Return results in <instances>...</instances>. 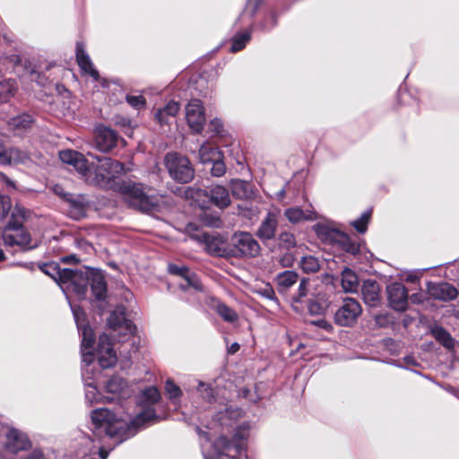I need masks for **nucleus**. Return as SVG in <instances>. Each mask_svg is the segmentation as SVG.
Wrapping results in <instances>:
<instances>
[{"mask_svg": "<svg viewBox=\"0 0 459 459\" xmlns=\"http://www.w3.org/2000/svg\"><path fill=\"white\" fill-rule=\"evenodd\" d=\"M92 435L100 439H110L109 450L134 437L141 428L158 422L160 417L152 406L146 407L134 419L126 420L106 408H97L91 413Z\"/></svg>", "mask_w": 459, "mask_h": 459, "instance_id": "f257e3e1", "label": "nucleus"}, {"mask_svg": "<svg viewBox=\"0 0 459 459\" xmlns=\"http://www.w3.org/2000/svg\"><path fill=\"white\" fill-rule=\"evenodd\" d=\"M39 269L56 281L63 291H74L79 299H85L90 285L94 301L103 303L107 299V282L102 273L98 270L82 272L61 268L56 263H45Z\"/></svg>", "mask_w": 459, "mask_h": 459, "instance_id": "f03ea898", "label": "nucleus"}, {"mask_svg": "<svg viewBox=\"0 0 459 459\" xmlns=\"http://www.w3.org/2000/svg\"><path fill=\"white\" fill-rule=\"evenodd\" d=\"M1 215L7 217L11 214L3 229L2 238L5 246H17L22 250H31L38 247L37 243H31L30 234L23 227L29 211L24 207L16 204L12 209L11 198L8 195H0Z\"/></svg>", "mask_w": 459, "mask_h": 459, "instance_id": "7ed1b4c3", "label": "nucleus"}, {"mask_svg": "<svg viewBox=\"0 0 459 459\" xmlns=\"http://www.w3.org/2000/svg\"><path fill=\"white\" fill-rule=\"evenodd\" d=\"M117 188L129 207L142 212H161L171 204L168 196L151 195L149 187L133 180H121Z\"/></svg>", "mask_w": 459, "mask_h": 459, "instance_id": "20e7f679", "label": "nucleus"}, {"mask_svg": "<svg viewBox=\"0 0 459 459\" xmlns=\"http://www.w3.org/2000/svg\"><path fill=\"white\" fill-rule=\"evenodd\" d=\"M250 425L243 422L234 429L231 438L221 435L212 444L216 459H240L241 454L247 450V440L249 437ZM204 459H210L204 455Z\"/></svg>", "mask_w": 459, "mask_h": 459, "instance_id": "39448f33", "label": "nucleus"}, {"mask_svg": "<svg viewBox=\"0 0 459 459\" xmlns=\"http://www.w3.org/2000/svg\"><path fill=\"white\" fill-rule=\"evenodd\" d=\"M74 321L76 323L79 333L82 334V375L85 378H93L94 373L90 368L94 361V354L92 352L93 344L95 342L94 333L91 327L85 324V313L79 307H71Z\"/></svg>", "mask_w": 459, "mask_h": 459, "instance_id": "423d86ee", "label": "nucleus"}, {"mask_svg": "<svg viewBox=\"0 0 459 459\" xmlns=\"http://www.w3.org/2000/svg\"><path fill=\"white\" fill-rule=\"evenodd\" d=\"M185 196L197 203L202 209L206 203H211L220 209L228 207L231 203L228 188L221 185L211 186L206 189L187 187Z\"/></svg>", "mask_w": 459, "mask_h": 459, "instance_id": "0eeeda50", "label": "nucleus"}, {"mask_svg": "<svg viewBox=\"0 0 459 459\" xmlns=\"http://www.w3.org/2000/svg\"><path fill=\"white\" fill-rule=\"evenodd\" d=\"M164 165L169 177L180 184L189 183L194 179L195 169L189 159L178 152H169L164 158Z\"/></svg>", "mask_w": 459, "mask_h": 459, "instance_id": "6e6552de", "label": "nucleus"}, {"mask_svg": "<svg viewBox=\"0 0 459 459\" xmlns=\"http://www.w3.org/2000/svg\"><path fill=\"white\" fill-rule=\"evenodd\" d=\"M260 252V246L249 232H236L229 243V257H255Z\"/></svg>", "mask_w": 459, "mask_h": 459, "instance_id": "1a4fd4ad", "label": "nucleus"}, {"mask_svg": "<svg viewBox=\"0 0 459 459\" xmlns=\"http://www.w3.org/2000/svg\"><path fill=\"white\" fill-rule=\"evenodd\" d=\"M362 313L360 304L352 298L344 299L334 314V322L340 326H352Z\"/></svg>", "mask_w": 459, "mask_h": 459, "instance_id": "9d476101", "label": "nucleus"}, {"mask_svg": "<svg viewBox=\"0 0 459 459\" xmlns=\"http://www.w3.org/2000/svg\"><path fill=\"white\" fill-rule=\"evenodd\" d=\"M100 164L96 168V178L99 182L108 184L117 178L124 170L123 163L109 157H95Z\"/></svg>", "mask_w": 459, "mask_h": 459, "instance_id": "9b49d317", "label": "nucleus"}, {"mask_svg": "<svg viewBox=\"0 0 459 459\" xmlns=\"http://www.w3.org/2000/svg\"><path fill=\"white\" fill-rule=\"evenodd\" d=\"M108 325L120 335L118 341L122 342L133 336L136 330L133 322L126 318L125 313L117 310L113 311L108 317Z\"/></svg>", "mask_w": 459, "mask_h": 459, "instance_id": "f8f14e48", "label": "nucleus"}, {"mask_svg": "<svg viewBox=\"0 0 459 459\" xmlns=\"http://www.w3.org/2000/svg\"><path fill=\"white\" fill-rule=\"evenodd\" d=\"M204 246V250L211 255L229 257V243L218 233H202L197 237Z\"/></svg>", "mask_w": 459, "mask_h": 459, "instance_id": "ddd939ff", "label": "nucleus"}, {"mask_svg": "<svg viewBox=\"0 0 459 459\" xmlns=\"http://www.w3.org/2000/svg\"><path fill=\"white\" fill-rule=\"evenodd\" d=\"M186 119L190 129L196 134L203 131L206 118L201 100H191L186 107Z\"/></svg>", "mask_w": 459, "mask_h": 459, "instance_id": "4468645a", "label": "nucleus"}, {"mask_svg": "<svg viewBox=\"0 0 459 459\" xmlns=\"http://www.w3.org/2000/svg\"><path fill=\"white\" fill-rule=\"evenodd\" d=\"M94 137L96 148L102 152H108L115 148L119 139L115 130L103 125L96 126Z\"/></svg>", "mask_w": 459, "mask_h": 459, "instance_id": "2eb2a0df", "label": "nucleus"}, {"mask_svg": "<svg viewBox=\"0 0 459 459\" xmlns=\"http://www.w3.org/2000/svg\"><path fill=\"white\" fill-rule=\"evenodd\" d=\"M279 210L269 211L262 220L260 226L256 230V236L263 242L275 238L276 230L279 224Z\"/></svg>", "mask_w": 459, "mask_h": 459, "instance_id": "dca6fc26", "label": "nucleus"}, {"mask_svg": "<svg viewBox=\"0 0 459 459\" xmlns=\"http://www.w3.org/2000/svg\"><path fill=\"white\" fill-rule=\"evenodd\" d=\"M427 290L430 297L444 302L454 300L458 296L457 289L446 281H429L427 283Z\"/></svg>", "mask_w": 459, "mask_h": 459, "instance_id": "f3484780", "label": "nucleus"}, {"mask_svg": "<svg viewBox=\"0 0 459 459\" xmlns=\"http://www.w3.org/2000/svg\"><path fill=\"white\" fill-rule=\"evenodd\" d=\"M388 300L392 308L396 311L403 312L408 307V291L405 286L399 282H394L387 287Z\"/></svg>", "mask_w": 459, "mask_h": 459, "instance_id": "a211bd4d", "label": "nucleus"}, {"mask_svg": "<svg viewBox=\"0 0 459 459\" xmlns=\"http://www.w3.org/2000/svg\"><path fill=\"white\" fill-rule=\"evenodd\" d=\"M4 446L5 451L16 454L27 450L30 446V442L24 433L12 429L5 434Z\"/></svg>", "mask_w": 459, "mask_h": 459, "instance_id": "6ab92c4d", "label": "nucleus"}, {"mask_svg": "<svg viewBox=\"0 0 459 459\" xmlns=\"http://www.w3.org/2000/svg\"><path fill=\"white\" fill-rule=\"evenodd\" d=\"M64 201L67 206L68 215L74 220H80L86 215L87 202L83 195L64 194Z\"/></svg>", "mask_w": 459, "mask_h": 459, "instance_id": "aec40b11", "label": "nucleus"}, {"mask_svg": "<svg viewBox=\"0 0 459 459\" xmlns=\"http://www.w3.org/2000/svg\"><path fill=\"white\" fill-rule=\"evenodd\" d=\"M28 160L27 152L17 147H7L0 143V165L25 163Z\"/></svg>", "mask_w": 459, "mask_h": 459, "instance_id": "412c9836", "label": "nucleus"}, {"mask_svg": "<svg viewBox=\"0 0 459 459\" xmlns=\"http://www.w3.org/2000/svg\"><path fill=\"white\" fill-rule=\"evenodd\" d=\"M59 158L64 163L72 165L81 174H85L90 169L89 162L84 155L76 151H61L59 152Z\"/></svg>", "mask_w": 459, "mask_h": 459, "instance_id": "4be33fe9", "label": "nucleus"}, {"mask_svg": "<svg viewBox=\"0 0 459 459\" xmlns=\"http://www.w3.org/2000/svg\"><path fill=\"white\" fill-rule=\"evenodd\" d=\"M106 391L113 395L106 398L108 401H113L117 398L118 400L125 399L130 395L127 382L125 378L119 376H113L108 380L106 384Z\"/></svg>", "mask_w": 459, "mask_h": 459, "instance_id": "5701e85b", "label": "nucleus"}, {"mask_svg": "<svg viewBox=\"0 0 459 459\" xmlns=\"http://www.w3.org/2000/svg\"><path fill=\"white\" fill-rule=\"evenodd\" d=\"M361 294L367 306L376 307L380 304V286L375 280L368 279L363 281Z\"/></svg>", "mask_w": 459, "mask_h": 459, "instance_id": "b1692460", "label": "nucleus"}, {"mask_svg": "<svg viewBox=\"0 0 459 459\" xmlns=\"http://www.w3.org/2000/svg\"><path fill=\"white\" fill-rule=\"evenodd\" d=\"M75 56L79 67L84 73L91 75L95 81H98L100 78L99 72L95 69L88 53L85 50L83 43H76Z\"/></svg>", "mask_w": 459, "mask_h": 459, "instance_id": "393cba45", "label": "nucleus"}, {"mask_svg": "<svg viewBox=\"0 0 459 459\" xmlns=\"http://www.w3.org/2000/svg\"><path fill=\"white\" fill-rule=\"evenodd\" d=\"M33 123V116L28 112H22L7 119L6 126L9 131L21 134L30 129Z\"/></svg>", "mask_w": 459, "mask_h": 459, "instance_id": "a878e982", "label": "nucleus"}, {"mask_svg": "<svg viewBox=\"0 0 459 459\" xmlns=\"http://www.w3.org/2000/svg\"><path fill=\"white\" fill-rule=\"evenodd\" d=\"M241 416V409L227 407L225 410L218 411L214 415L213 420L222 428H231Z\"/></svg>", "mask_w": 459, "mask_h": 459, "instance_id": "bb28decb", "label": "nucleus"}, {"mask_svg": "<svg viewBox=\"0 0 459 459\" xmlns=\"http://www.w3.org/2000/svg\"><path fill=\"white\" fill-rule=\"evenodd\" d=\"M180 109L179 103L174 100L169 101L163 108H158L154 114L157 122L163 126L169 125L175 118Z\"/></svg>", "mask_w": 459, "mask_h": 459, "instance_id": "cd10ccee", "label": "nucleus"}, {"mask_svg": "<svg viewBox=\"0 0 459 459\" xmlns=\"http://www.w3.org/2000/svg\"><path fill=\"white\" fill-rule=\"evenodd\" d=\"M276 283L280 291H287L299 281V274L294 271H284L276 276Z\"/></svg>", "mask_w": 459, "mask_h": 459, "instance_id": "c85d7f7f", "label": "nucleus"}, {"mask_svg": "<svg viewBox=\"0 0 459 459\" xmlns=\"http://www.w3.org/2000/svg\"><path fill=\"white\" fill-rule=\"evenodd\" d=\"M231 192L233 196L238 199H247L251 197L253 195L251 184L241 179L232 180Z\"/></svg>", "mask_w": 459, "mask_h": 459, "instance_id": "c756f323", "label": "nucleus"}, {"mask_svg": "<svg viewBox=\"0 0 459 459\" xmlns=\"http://www.w3.org/2000/svg\"><path fill=\"white\" fill-rule=\"evenodd\" d=\"M342 286L345 292H356L359 287V278L350 268L344 267L342 272Z\"/></svg>", "mask_w": 459, "mask_h": 459, "instance_id": "7c9ffc66", "label": "nucleus"}, {"mask_svg": "<svg viewBox=\"0 0 459 459\" xmlns=\"http://www.w3.org/2000/svg\"><path fill=\"white\" fill-rule=\"evenodd\" d=\"M317 237L324 242L333 244L335 243L342 231L330 228L324 224H316L314 226Z\"/></svg>", "mask_w": 459, "mask_h": 459, "instance_id": "2f4dec72", "label": "nucleus"}, {"mask_svg": "<svg viewBox=\"0 0 459 459\" xmlns=\"http://www.w3.org/2000/svg\"><path fill=\"white\" fill-rule=\"evenodd\" d=\"M432 336L445 348L451 350L455 346V340L451 334L442 326L434 325L430 331Z\"/></svg>", "mask_w": 459, "mask_h": 459, "instance_id": "473e14b6", "label": "nucleus"}, {"mask_svg": "<svg viewBox=\"0 0 459 459\" xmlns=\"http://www.w3.org/2000/svg\"><path fill=\"white\" fill-rule=\"evenodd\" d=\"M252 37V30L247 29L236 33L231 39L230 52L237 53L244 49Z\"/></svg>", "mask_w": 459, "mask_h": 459, "instance_id": "72a5a7b5", "label": "nucleus"}, {"mask_svg": "<svg viewBox=\"0 0 459 459\" xmlns=\"http://www.w3.org/2000/svg\"><path fill=\"white\" fill-rule=\"evenodd\" d=\"M284 216L287 220L296 224L302 221H312L314 220V214L312 212H306L299 207H290L284 211Z\"/></svg>", "mask_w": 459, "mask_h": 459, "instance_id": "f704fd0d", "label": "nucleus"}, {"mask_svg": "<svg viewBox=\"0 0 459 459\" xmlns=\"http://www.w3.org/2000/svg\"><path fill=\"white\" fill-rule=\"evenodd\" d=\"M335 244H338L346 253L353 255L360 252V245L352 240L351 238L344 232L340 233Z\"/></svg>", "mask_w": 459, "mask_h": 459, "instance_id": "c9c22d12", "label": "nucleus"}, {"mask_svg": "<svg viewBox=\"0 0 459 459\" xmlns=\"http://www.w3.org/2000/svg\"><path fill=\"white\" fill-rule=\"evenodd\" d=\"M279 13L276 9H272L270 13L264 16L261 21L255 24V29L267 33L270 32L278 24Z\"/></svg>", "mask_w": 459, "mask_h": 459, "instance_id": "e433bc0d", "label": "nucleus"}, {"mask_svg": "<svg viewBox=\"0 0 459 459\" xmlns=\"http://www.w3.org/2000/svg\"><path fill=\"white\" fill-rule=\"evenodd\" d=\"M17 86L14 80L4 79L0 81V103H5L13 98L16 92Z\"/></svg>", "mask_w": 459, "mask_h": 459, "instance_id": "4c0bfd02", "label": "nucleus"}, {"mask_svg": "<svg viewBox=\"0 0 459 459\" xmlns=\"http://www.w3.org/2000/svg\"><path fill=\"white\" fill-rule=\"evenodd\" d=\"M200 221L204 226L212 228H220L222 225L220 215L217 212H212L203 210L200 213Z\"/></svg>", "mask_w": 459, "mask_h": 459, "instance_id": "58836bf2", "label": "nucleus"}, {"mask_svg": "<svg viewBox=\"0 0 459 459\" xmlns=\"http://www.w3.org/2000/svg\"><path fill=\"white\" fill-rule=\"evenodd\" d=\"M221 155V152L216 149L208 144H202L199 149V160L200 162L205 164L210 163L212 160L216 159Z\"/></svg>", "mask_w": 459, "mask_h": 459, "instance_id": "ea45409f", "label": "nucleus"}, {"mask_svg": "<svg viewBox=\"0 0 459 459\" xmlns=\"http://www.w3.org/2000/svg\"><path fill=\"white\" fill-rule=\"evenodd\" d=\"M185 280V282L184 283H180L179 284V288L183 290H186L190 288L195 290H203V285H202V282L200 281V279L198 278V276L193 273V272H189L184 278Z\"/></svg>", "mask_w": 459, "mask_h": 459, "instance_id": "a19ab883", "label": "nucleus"}, {"mask_svg": "<svg viewBox=\"0 0 459 459\" xmlns=\"http://www.w3.org/2000/svg\"><path fill=\"white\" fill-rule=\"evenodd\" d=\"M308 283L309 280L307 278H302L299 284V289L297 293L291 298L292 301V307L294 309H298L297 304H299L302 302L303 299L307 297L308 292Z\"/></svg>", "mask_w": 459, "mask_h": 459, "instance_id": "79ce46f5", "label": "nucleus"}, {"mask_svg": "<svg viewBox=\"0 0 459 459\" xmlns=\"http://www.w3.org/2000/svg\"><path fill=\"white\" fill-rule=\"evenodd\" d=\"M216 312L226 322L234 323L238 319L237 312L224 303H219Z\"/></svg>", "mask_w": 459, "mask_h": 459, "instance_id": "37998d69", "label": "nucleus"}, {"mask_svg": "<svg viewBox=\"0 0 459 459\" xmlns=\"http://www.w3.org/2000/svg\"><path fill=\"white\" fill-rule=\"evenodd\" d=\"M371 212L372 211L370 209L363 212L359 218L351 221V225L354 227L359 233H365L371 218Z\"/></svg>", "mask_w": 459, "mask_h": 459, "instance_id": "c03bdc74", "label": "nucleus"}, {"mask_svg": "<svg viewBox=\"0 0 459 459\" xmlns=\"http://www.w3.org/2000/svg\"><path fill=\"white\" fill-rule=\"evenodd\" d=\"M300 267L306 273H316L319 270L320 264L315 256L307 255L302 257L300 261Z\"/></svg>", "mask_w": 459, "mask_h": 459, "instance_id": "a18cd8bd", "label": "nucleus"}, {"mask_svg": "<svg viewBox=\"0 0 459 459\" xmlns=\"http://www.w3.org/2000/svg\"><path fill=\"white\" fill-rule=\"evenodd\" d=\"M110 352H114L111 339L108 334L102 333L99 336L97 354Z\"/></svg>", "mask_w": 459, "mask_h": 459, "instance_id": "49530a36", "label": "nucleus"}, {"mask_svg": "<svg viewBox=\"0 0 459 459\" xmlns=\"http://www.w3.org/2000/svg\"><path fill=\"white\" fill-rule=\"evenodd\" d=\"M278 242L280 247L290 249L296 246V238L294 234L290 231H282L278 237Z\"/></svg>", "mask_w": 459, "mask_h": 459, "instance_id": "de8ad7c7", "label": "nucleus"}, {"mask_svg": "<svg viewBox=\"0 0 459 459\" xmlns=\"http://www.w3.org/2000/svg\"><path fill=\"white\" fill-rule=\"evenodd\" d=\"M85 399L88 403L92 405L94 403H98L100 399V394L93 382L85 384Z\"/></svg>", "mask_w": 459, "mask_h": 459, "instance_id": "09e8293b", "label": "nucleus"}, {"mask_svg": "<svg viewBox=\"0 0 459 459\" xmlns=\"http://www.w3.org/2000/svg\"><path fill=\"white\" fill-rule=\"evenodd\" d=\"M98 355V363L101 368H108L115 366L117 357L115 352L100 353Z\"/></svg>", "mask_w": 459, "mask_h": 459, "instance_id": "8fccbe9b", "label": "nucleus"}, {"mask_svg": "<svg viewBox=\"0 0 459 459\" xmlns=\"http://www.w3.org/2000/svg\"><path fill=\"white\" fill-rule=\"evenodd\" d=\"M197 391L209 403H212L215 401L214 391L210 385L200 381L198 383Z\"/></svg>", "mask_w": 459, "mask_h": 459, "instance_id": "3c124183", "label": "nucleus"}, {"mask_svg": "<svg viewBox=\"0 0 459 459\" xmlns=\"http://www.w3.org/2000/svg\"><path fill=\"white\" fill-rule=\"evenodd\" d=\"M255 291L258 295L273 302L276 306L279 305V300L275 295L274 290L271 285L267 284L264 287L257 289Z\"/></svg>", "mask_w": 459, "mask_h": 459, "instance_id": "603ef678", "label": "nucleus"}, {"mask_svg": "<svg viewBox=\"0 0 459 459\" xmlns=\"http://www.w3.org/2000/svg\"><path fill=\"white\" fill-rule=\"evenodd\" d=\"M212 163L211 173L213 177H221L226 172V166L221 159V155L210 161Z\"/></svg>", "mask_w": 459, "mask_h": 459, "instance_id": "864d4df0", "label": "nucleus"}, {"mask_svg": "<svg viewBox=\"0 0 459 459\" xmlns=\"http://www.w3.org/2000/svg\"><path fill=\"white\" fill-rule=\"evenodd\" d=\"M166 393L169 399H177L181 396L182 392L178 385H177L172 380L169 379L166 381L165 385Z\"/></svg>", "mask_w": 459, "mask_h": 459, "instance_id": "5fc2aeb1", "label": "nucleus"}, {"mask_svg": "<svg viewBox=\"0 0 459 459\" xmlns=\"http://www.w3.org/2000/svg\"><path fill=\"white\" fill-rule=\"evenodd\" d=\"M126 102L135 109H142L145 107L146 101L145 99L142 95L133 96V95H127L126 96Z\"/></svg>", "mask_w": 459, "mask_h": 459, "instance_id": "6e6d98bb", "label": "nucleus"}, {"mask_svg": "<svg viewBox=\"0 0 459 459\" xmlns=\"http://www.w3.org/2000/svg\"><path fill=\"white\" fill-rule=\"evenodd\" d=\"M143 396L151 404L156 403L160 397V392L155 386L146 388L143 392Z\"/></svg>", "mask_w": 459, "mask_h": 459, "instance_id": "4d7b16f0", "label": "nucleus"}, {"mask_svg": "<svg viewBox=\"0 0 459 459\" xmlns=\"http://www.w3.org/2000/svg\"><path fill=\"white\" fill-rule=\"evenodd\" d=\"M307 310L312 316H319L323 314L325 308L320 302L315 299H309L307 303Z\"/></svg>", "mask_w": 459, "mask_h": 459, "instance_id": "13d9d810", "label": "nucleus"}, {"mask_svg": "<svg viewBox=\"0 0 459 459\" xmlns=\"http://www.w3.org/2000/svg\"><path fill=\"white\" fill-rule=\"evenodd\" d=\"M189 272L190 269L186 266H179L174 264L169 265V273L170 274L180 276L183 279Z\"/></svg>", "mask_w": 459, "mask_h": 459, "instance_id": "bf43d9fd", "label": "nucleus"}, {"mask_svg": "<svg viewBox=\"0 0 459 459\" xmlns=\"http://www.w3.org/2000/svg\"><path fill=\"white\" fill-rule=\"evenodd\" d=\"M114 121H115L116 125H117L123 128H126L128 130H131V128H132L131 120L128 117H122V116H117L114 117Z\"/></svg>", "mask_w": 459, "mask_h": 459, "instance_id": "052dcab7", "label": "nucleus"}, {"mask_svg": "<svg viewBox=\"0 0 459 459\" xmlns=\"http://www.w3.org/2000/svg\"><path fill=\"white\" fill-rule=\"evenodd\" d=\"M311 324H313V325L318 326L319 328L324 329L327 332H332L333 329V326L332 325V324L324 318L318 319L316 321H312Z\"/></svg>", "mask_w": 459, "mask_h": 459, "instance_id": "680f3d73", "label": "nucleus"}, {"mask_svg": "<svg viewBox=\"0 0 459 459\" xmlns=\"http://www.w3.org/2000/svg\"><path fill=\"white\" fill-rule=\"evenodd\" d=\"M222 128H223V125L220 119L214 118V119L211 120V122L209 124V130L211 132L219 134L222 131Z\"/></svg>", "mask_w": 459, "mask_h": 459, "instance_id": "e2e57ef3", "label": "nucleus"}, {"mask_svg": "<svg viewBox=\"0 0 459 459\" xmlns=\"http://www.w3.org/2000/svg\"><path fill=\"white\" fill-rule=\"evenodd\" d=\"M76 245L79 248H82V250H84L86 253H91V250L93 249V247L91 244H90L88 241L84 240V239H78L76 241Z\"/></svg>", "mask_w": 459, "mask_h": 459, "instance_id": "0e129e2a", "label": "nucleus"}, {"mask_svg": "<svg viewBox=\"0 0 459 459\" xmlns=\"http://www.w3.org/2000/svg\"><path fill=\"white\" fill-rule=\"evenodd\" d=\"M294 258L291 254H285L282 255V257L280 259V263L282 266L288 267L291 266L293 264Z\"/></svg>", "mask_w": 459, "mask_h": 459, "instance_id": "69168bd1", "label": "nucleus"}, {"mask_svg": "<svg viewBox=\"0 0 459 459\" xmlns=\"http://www.w3.org/2000/svg\"><path fill=\"white\" fill-rule=\"evenodd\" d=\"M241 394H242L243 397L248 399L250 402H253V403H256L258 400L261 399L257 395H255V396L251 395V391L247 388H243L241 391Z\"/></svg>", "mask_w": 459, "mask_h": 459, "instance_id": "338daca9", "label": "nucleus"}, {"mask_svg": "<svg viewBox=\"0 0 459 459\" xmlns=\"http://www.w3.org/2000/svg\"><path fill=\"white\" fill-rule=\"evenodd\" d=\"M409 299L413 304H421L424 301L423 295L420 292L411 294Z\"/></svg>", "mask_w": 459, "mask_h": 459, "instance_id": "774afa93", "label": "nucleus"}]
</instances>
